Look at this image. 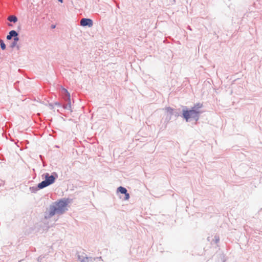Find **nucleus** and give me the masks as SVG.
Listing matches in <instances>:
<instances>
[{
    "mask_svg": "<svg viewBox=\"0 0 262 262\" xmlns=\"http://www.w3.org/2000/svg\"><path fill=\"white\" fill-rule=\"evenodd\" d=\"M70 202L71 199L69 198H63L54 202L50 205L49 214L48 215H46L45 217L51 218L55 214L59 215L63 214L68 210L66 207Z\"/></svg>",
    "mask_w": 262,
    "mask_h": 262,
    "instance_id": "f257e3e1",
    "label": "nucleus"
},
{
    "mask_svg": "<svg viewBox=\"0 0 262 262\" xmlns=\"http://www.w3.org/2000/svg\"><path fill=\"white\" fill-rule=\"evenodd\" d=\"M165 110L167 113L165 120L169 121L171 118V116L173 115L174 109L170 107H167L165 108Z\"/></svg>",
    "mask_w": 262,
    "mask_h": 262,
    "instance_id": "0eeeda50",
    "label": "nucleus"
},
{
    "mask_svg": "<svg viewBox=\"0 0 262 262\" xmlns=\"http://www.w3.org/2000/svg\"><path fill=\"white\" fill-rule=\"evenodd\" d=\"M55 104L54 103H50L49 104V107L51 110H53L54 108Z\"/></svg>",
    "mask_w": 262,
    "mask_h": 262,
    "instance_id": "2eb2a0df",
    "label": "nucleus"
},
{
    "mask_svg": "<svg viewBox=\"0 0 262 262\" xmlns=\"http://www.w3.org/2000/svg\"><path fill=\"white\" fill-rule=\"evenodd\" d=\"M60 93L62 99L65 102H67V104H64L61 102L58 101L54 102V104L55 106H57L58 107L57 110L58 112L61 114V111H62L63 110H71V102L70 93L67 89L62 88Z\"/></svg>",
    "mask_w": 262,
    "mask_h": 262,
    "instance_id": "7ed1b4c3",
    "label": "nucleus"
},
{
    "mask_svg": "<svg viewBox=\"0 0 262 262\" xmlns=\"http://www.w3.org/2000/svg\"><path fill=\"white\" fill-rule=\"evenodd\" d=\"M96 258V260L98 259H100L102 258V257L100 256V257H95Z\"/></svg>",
    "mask_w": 262,
    "mask_h": 262,
    "instance_id": "aec40b11",
    "label": "nucleus"
},
{
    "mask_svg": "<svg viewBox=\"0 0 262 262\" xmlns=\"http://www.w3.org/2000/svg\"><path fill=\"white\" fill-rule=\"evenodd\" d=\"M16 48H17V50H19V49L20 47H19V46H17V45H16Z\"/></svg>",
    "mask_w": 262,
    "mask_h": 262,
    "instance_id": "5701e85b",
    "label": "nucleus"
},
{
    "mask_svg": "<svg viewBox=\"0 0 262 262\" xmlns=\"http://www.w3.org/2000/svg\"><path fill=\"white\" fill-rule=\"evenodd\" d=\"M117 191L121 194H125L127 192V190L125 187L120 186L117 188Z\"/></svg>",
    "mask_w": 262,
    "mask_h": 262,
    "instance_id": "9b49d317",
    "label": "nucleus"
},
{
    "mask_svg": "<svg viewBox=\"0 0 262 262\" xmlns=\"http://www.w3.org/2000/svg\"><path fill=\"white\" fill-rule=\"evenodd\" d=\"M9 34L11 35V37L13 38L18 36V33L16 31L14 30H11L9 32Z\"/></svg>",
    "mask_w": 262,
    "mask_h": 262,
    "instance_id": "9d476101",
    "label": "nucleus"
},
{
    "mask_svg": "<svg viewBox=\"0 0 262 262\" xmlns=\"http://www.w3.org/2000/svg\"><path fill=\"white\" fill-rule=\"evenodd\" d=\"M173 115H174L175 117H178L180 116V114L178 112V111L177 110H173Z\"/></svg>",
    "mask_w": 262,
    "mask_h": 262,
    "instance_id": "4468645a",
    "label": "nucleus"
},
{
    "mask_svg": "<svg viewBox=\"0 0 262 262\" xmlns=\"http://www.w3.org/2000/svg\"><path fill=\"white\" fill-rule=\"evenodd\" d=\"M203 107L201 103H196L190 110H188L186 106H183L182 117L185 119L186 122H189L190 119L195 121L199 120L200 115L203 113L200 110Z\"/></svg>",
    "mask_w": 262,
    "mask_h": 262,
    "instance_id": "f03ea898",
    "label": "nucleus"
},
{
    "mask_svg": "<svg viewBox=\"0 0 262 262\" xmlns=\"http://www.w3.org/2000/svg\"><path fill=\"white\" fill-rule=\"evenodd\" d=\"M8 20L10 22H13L14 23H15L17 21L18 19H17V17L16 16H15V15H10L8 17Z\"/></svg>",
    "mask_w": 262,
    "mask_h": 262,
    "instance_id": "1a4fd4ad",
    "label": "nucleus"
},
{
    "mask_svg": "<svg viewBox=\"0 0 262 262\" xmlns=\"http://www.w3.org/2000/svg\"><path fill=\"white\" fill-rule=\"evenodd\" d=\"M129 194L127 192H126V193L125 194L124 200H127L129 199Z\"/></svg>",
    "mask_w": 262,
    "mask_h": 262,
    "instance_id": "dca6fc26",
    "label": "nucleus"
},
{
    "mask_svg": "<svg viewBox=\"0 0 262 262\" xmlns=\"http://www.w3.org/2000/svg\"><path fill=\"white\" fill-rule=\"evenodd\" d=\"M0 46L2 50H5L6 48V45L2 39H0Z\"/></svg>",
    "mask_w": 262,
    "mask_h": 262,
    "instance_id": "ddd939ff",
    "label": "nucleus"
},
{
    "mask_svg": "<svg viewBox=\"0 0 262 262\" xmlns=\"http://www.w3.org/2000/svg\"><path fill=\"white\" fill-rule=\"evenodd\" d=\"M82 256L78 255V259L80 260L81 262H94L96 260L95 258H93L92 257H87V256Z\"/></svg>",
    "mask_w": 262,
    "mask_h": 262,
    "instance_id": "423d86ee",
    "label": "nucleus"
},
{
    "mask_svg": "<svg viewBox=\"0 0 262 262\" xmlns=\"http://www.w3.org/2000/svg\"><path fill=\"white\" fill-rule=\"evenodd\" d=\"M6 38L7 40H11L12 39V38L11 37V35H9V34H8L6 37Z\"/></svg>",
    "mask_w": 262,
    "mask_h": 262,
    "instance_id": "6ab92c4d",
    "label": "nucleus"
},
{
    "mask_svg": "<svg viewBox=\"0 0 262 262\" xmlns=\"http://www.w3.org/2000/svg\"><path fill=\"white\" fill-rule=\"evenodd\" d=\"M43 258V256H40L38 257L37 260L39 262H41Z\"/></svg>",
    "mask_w": 262,
    "mask_h": 262,
    "instance_id": "a211bd4d",
    "label": "nucleus"
},
{
    "mask_svg": "<svg viewBox=\"0 0 262 262\" xmlns=\"http://www.w3.org/2000/svg\"><path fill=\"white\" fill-rule=\"evenodd\" d=\"M51 28H53V29L55 28V25H52L51 26Z\"/></svg>",
    "mask_w": 262,
    "mask_h": 262,
    "instance_id": "412c9836",
    "label": "nucleus"
},
{
    "mask_svg": "<svg viewBox=\"0 0 262 262\" xmlns=\"http://www.w3.org/2000/svg\"><path fill=\"white\" fill-rule=\"evenodd\" d=\"M80 25L83 27H91L93 25L92 19L88 18H83L80 20Z\"/></svg>",
    "mask_w": 262,
    "mask_h": 262,
    "instance_id": "39448f33",
    "label": "nucleus"
},
{
    "mask_svg": "<svg viewBox=\"0 0 262 262\" xmlns=\"http://www.w3.org/2000/svg\"><path fill=\"white\" fill-rule=\"evenodd\" d=\"M187 28H188V29L190 30H191V29L190 27V26H189L187 27Z\"/></svg>",
    "mask_w": 262,
    "mask_h": 262,
    "instance_id": "b1692460",
    "label": "nucleus"
},
{
    "mask_svg": "<svg viewBox=\"0 0 262 262\" xmlns=\"http://www.w3.org/2000/svg\"><path fill=\"white\" fill-rule=\"evenodd\" d=\"M43 179H45L43 181L39 183V186L42 188H45L52 184H53L56 179L58 178V174L53 172L50 174L49 173L46 172L42 175Z\"/></svg>",
    "mask_w": 262,
    "mask_h": 262,
    "instance_id": "20e7f679",
    "label": "nucleus"
},
{
    "mask_svg": "<svg viewBox=\"0 0 262 262\" xmlns=\"http://www.w3.org/2000/svg\"><path fill=\"white\" fill-rule=\"evenodd\" d=\"M59 2L61 3H63V0H58Z\"/></svg>",
    "mask_w": 262,
    "mask_h": 262,
    "instance_id": "4be33fe9",
    "label": "nucleus"
},
{
    "mask_svg": "<svg viewBox=\"0 0 262 262\" xmlns=\"http://www.w3.org/2000/svg\"><path fill=\"white\" fill-rule=\"evenodd\" d=\"M214 239L215 241V243H217L220 241V238L219 236L215 235L214 236Z\"/></svg>",
    "mask_w": 262,
    "mask_h": 262,
    "instance_id": "f3484780",
    "label": "nucleus"
},
{
    "mask_svg": "<svg viewBox=\"0 0 262 262\" xmlns=\"http://www.w3.org/2000/svg\"><path fill=\"white\" fill-rule=\"evenodd\" d=\"M19 38L18 36L13 38V41L11 43L10 47L11 48H14V47H15L17 45V42L19 40Z\"/></svg>",
    "mask_w": 262,
    "mask_h": 262,
    "instance_id": "f8f14e48",
    "label": "nucleus"
},
{
    "mask_svg": "<svg viewBox=\"0 0 262 262\" xmlns=\"http://www.w3.org/2000/svg\"><path fill=\"white\" fill-rule=\"evenodd\" d=\"M43 188L40 187L39 186V183L38 184L37 186H33V187H30V191L32 193H36L38 190L42 189Z\"/></svg>",
    "mask_w": 262,
    "mask_h": 262,
    "instance_id": "6e6552de",
    "label": "nucleus"
}]
</instances>
